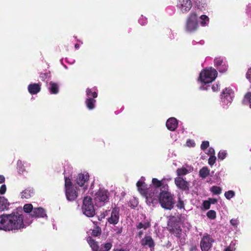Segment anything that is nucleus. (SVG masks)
Returning a JSON list of instances; mask_svg holds the SVG:
<instances>
[{"instance_id":"nucleus-51","label":"nucleus","mask_w":251,"mask_h":251,"mask_svg":"<svg viewBox=\"0 0 251 251\" xmlns=\"http://www.w3.org/2000/svg\"><path fill=\"white\" fill-rule=\"evenodd\" d=\"M212 89L213 90V91L214 92L218 91V90L219 89L218 84H213L212 86Z\"/></svg>"},{"instance_id":"nucleus-26","label":"nucleus","mask_w":251,"mask_h":251,"mask_svg":"<svg viewBox=\"0 0 251 251\" xmlns=\"http://www.w3.org/2000/svg\"><path fill=\"white\" fill-rule=\"evenodd\" d=\"M152 184L154 187L153 188H155L156 189L162 187V188H164L163 186V180H159L158 179L156 178H153L152 179Z\"/></svg>"},{"instance_id":"nucleus-53","label":"nucleus","mask_w":251,"mask_h":251,"mask_svg":"<svg viewBox=\"0 0 251 251\" xmlns=\"http://www.w3.org/2000/svg\"><path fill=\"white\" fill-rule=\"evenodd\" d=\"M208 154L210 155H215L214 149L212 148H210L208 151Z\"/></svg>"},{"instance_id":"nucleus-50","label":"nucleus","mask_w":251,"mask_h":251,"mask_svg":"<svg viewBox=\"0 0 251 251\" xmlns=\"http://www.w3.org/2000/svg\"><path fill=\"white\" fill-rule=\"evenodd\" d=\"M230 223L232 226H237L238 225L239 222L236 219H232L230 220Z\"/></svg>"},{"instance_id":"nucleus-46","label":"nucleus","mask_w":251,"mask_h":251,"mask_svg":"<svg viewBox=\"0 0 251 251\" xmlns=\"http://www.w3.org/2000/svg\"><path fill=\"white\" fill-rule=\"evenodd\" d=\"M6 186L5 184H2L0 187V194L3 195L6 191Z\"/></svg>"},{"instance_id":"nucleus-14","label":"nucleus","mask_w":251,"mask_h":251,"mask_svg":"<svg viewBox=\"0 0 251 251\" xmlns=\"http://www.w3.org/2000/svg\"><path fill=\"white\" fill-rule=\"evenodd\" d=\"M233 95V92L232 89L229 88H226L222 92L221 99L223 100L224 102L228 104L232 101Z\"/></svg>"},{"instance_id":"nucleus-19","label":"nucleus","mask_w":251,"mask_h":251,"mask_svg":"<svg viewBox=\"0 0 251 251\" xmlns=\"http://www.w3.org/2000/svg\"><path fill=\"white\" fill-rule=\"evenodd\" d=\"M167 128L171 131H174L177 126V120L175 118H170L166 123Z\"/></svg>"},{"instance_id":"nucleus-27","label":"nucleus","mask_w":251,"mask_h":251,"mask_svg":"<svg viewBox=\"0 0 251 251\" xmlns=\"http://www.w3.org/2000/svg\"><path fill=\"white\" fill-rule=\"evenodd\" d=\"M188 173V170L184 167H182L181 168H178L176 170V174H177L178 177H180V176H181L186 175Z\"/></svg>"},{"instance_id":"nucleus-5","label":"nucleus","mask_w":251,"mask_h":251,"mask_svg":"<svg viewBox=\"0 0 251 251\" xmlns=\"http://www.w3.org/2000/svg\"><path fill=\"white\" fill-rule=\"evenodd\" d=\"M87 241L93 251H109L112 247V243L110 242L101 244L100 247L98 242L96 241L91 236L87 237Z\"/></svg>"},{"instance_id":"nucleus-60","label":"nucleus","mask_w":251,"mask_h":251,"mask_svg":"<svg viewBox=\"0 0 251 251\" xmlns=\"http://www.w3.org/2000/svg\"><path fill=\"white\" fill-rule=\"evenodd\" d=\"M101 219V217H100V218H98L99 220H101V219Z\"/></svg>"},{"instance_id":"nucleus-22","label":"nucleus","mask_w":251,"mask_h":251,"mask_svg":"<svg viewBox=\"0 0 251 251\" xmlns=\"http://www.w3.org/2000/svg\"><path fill=\"white\" fill-rule=\"evenodd\" d=\"M49 90L52 94H57L59 92V86L57 83L50 81L49 83Z\"/></svg>"},{"instance_id":"nucleus-31","label":"nucleus","mask_w":251,"mask_h":251,"mask_svg":"<svg viewBox=\"0 0 251 251\" xmlns=\"http://www.w3.org/2000/svg\"><path fill=\"white\" fill-rule=\"evenodd\" d=\"M151 224L150 222H146L144 224L140 222L138 225H136V227L138 229H140L141 228H144V229H146L149 227H150Z\"/></svg>"},{"instance_id":"nucleus-10","label":"nucleus","mask_w":251,"mask_h":251,"mask_svg":"<svg viewBox=\"0 0 251 251\" xmlns=\"http://www.w3.org/2000/svg\"><path fill=\"white\" fill-rule=\"evenodd\" d=\"M214 241L211 236L205 234L201 238L200 242V247L201 251H209L212 246V243Z\"/></svg>"},{"instance_id":"nucleus-12","label":"nucleus","mask_w":251,"mask_h":251,"mask_svg":"<svg viewBox=\"0 0 251 251\" xmlns=\"http://www.w3.org/2000/svg\"><path fill=\"white\" fill-rule=\"evenodd\" d=\"M175 183L178 189L183 191H189V183L181 177H176L175 178Z\"/></svg>"},{"instance_id":"nucleus-58","label":"nucleus","mask_w":251,"mask_h":251,"mask_svg":"<svg viewBox=\"0 0 251 251\" xmlns=\"http://www.w3.org/2000/svg\"><path fill=\"white\" fill-rule=\"evenodd\" d=\"M225 251H232L230 248H227L225 249Z\"/></svg>"},{"instance_id":"nucleus-20","label":"nucleus","mask_w":251,"mask_h":251,"mask_svg":"<svg viewBox=\"0 0 251 251\" xmlns=\"http://www.w3.org/2000/svg\"><path fill=\"white\" fill-rule=\"evenodd\" d=\"M136 186L139 193L143 196H144L148 191V188H147V185L143 181H138L136 183Z\"/></svg>"},{"instance_id":"nucleus-42","label":"nucleus","mask_w":251,"mask_h":251,"mask_svg":"<svg viewBox=\"0 0 251 251\" xmlns=\"http://www.w3.org/2000/svg\"><path fill=\"white\" fill-rule=\"evenodd\" d=\"M178 209H184V202L180 198H178L177 203L176 205Z\"/></svg>"},{"instance_id":"nucleus-55","label":"nucleus","mask_w":251,"mask_h":251,"mask_svg":"<svg viewBox=\"0 0 251 251\" xmlns=\"http://www.w3.org/2000/svg\"><path fill=\"white\" fill-rule=\"evenodd\" d=\"M28 90L29 93L31 94V84H30L28 86Z\"/></svg>"},{"instance_id":"nucleus-59","label":"nucleus","mask_w":251,"mask_h":251,"mask_svg":"<svg viewBox=\"0 0 251 251\" xmlns=\"http://www.w3.org/2000/svg\"><path fill=\"white\" fill-rule=\"evenodd\" d=\"M115 251H125L123 249H117Z\"/></svg>"},{"instance_id":"nucleus-4","label":"nucleus","mask_w":251,"mask_h":251,"mask_svg":"<svg viewBox=\"0 0 251 251\" xmlns=\"http://www.w3.org/2000/svg\"><path fill=\"white\" fill-rule=\"evenodd\" d=\"M217 76V72L214 69L204 70L200 74V79L202 83L206 84L212 82Z\"/></svg>"},{"instance_id":"nucleus-57","label":"nucleus","mask_w":251,"mask_h":251,"mask_svg":"<svg viewBox=\"0 0 251 251\" xmlns=\"http://www.w3.org/2000/svg\"><path fill=\"white\" fill-rule=\"evenodd\" d=\"M75 47L76 49H78L79 47V45L78 44H76L75 45Z\"/></svg>"},{"instance_id":"nucleus-18","label":"nucleus","mask_w":251,"mask_h":251,"mask_svg":"<svg viewBox=\"0 0 251 251\" xmlns=\"http://www.w3.org/2000/svg\"><path fill=\"white\" fill-rule=\"evenodd\" d=\"M140 243L142 246H148L150 248H153L155 245L153 240L150 236H145Z\"/></svg>"},{"instance_id":"nucleus-1","label":"nucleus","mask_w":251,"mask_h":251,"mask_svg":"<svg viewBox=\"0 0 251 251\" xmlns=\"http://www.w3.org/2000/svg\"><path fill=\"white\" fill-rule=\"evenodd\" d=\"M23 215L18 213L0 216V230L10 231L24 228Z\"/></svg>"},{"instance_id":"nucleus-28","label":"nucleus","mask_w":251,"mask_h":251,"mask_svg":"<svg viewBox=\"0 0 251 251\" xmlns=\"http://www.w3.org/2000/svg\"><path fill=\"white\" fill-rule=\"evenodd\" d=\"M40 83H32V95L36 94L41 90Z\"/></svg>"},{"instance_id":"nucleus-9","label":"nucleus","mask_w":251,"mask_h":251,"mask_svg":"<svg viewBox=\"0 0 251 251\" xmlns=\"http://www.w3.org/2000/svg\"><path fill=\"white\" fill-rule=\"evenodd\" d=\"M144 197L146 198L147 203L148 205L157 203L159 197L158 191L156 188L150 186L148 188V191Z\"/></svg>"},{"instance_id":"nucleus-41","label":"nucleus","mask_w":251,"mask_h":251,"mask_svg":"<svg viewBox=\"0 0 251 251\" xmlns=\"http://www.w3.org/2000/svg\"><path fill=\"white\" fill-rule=\"evenodd\" d=\"M217 68L220 73H225L227 70V65L226 63H223L221 66Z\"/></svg>"},{"instance_id":"nucleus-37","label":"nucleus","mask_w":251,"mask_h":251,"mask_svg":"<svg viewBox=\"0 0 251 251\" xmlns=\"http://www.w3.org/2000/svg\"><path fill=\"white\" fill-rule=\"evenodd\" d=\"M17 166H18L19 173L20 174H23L24 171H25V170L24 167V165H23L22 162L20 160L18 161Z\"/></svg>"},{"instance_id":"nucleus-17","label":"nucleus","mask_w":251,"mask_h":251,"mask_svg":"<svg viewBox=\"0 0 251 251\" xmlns=\"http://www.w3.org/2000/svg\"><path fill=\"white\" fill-rule=\"evenodd\" d=\"M32 217H47L46 210L42 207L34 208L32 207Z\"/></svg>"},{"instance_id":"nucleus-30","label":"nucleus","mask_w":251,"mask_h":251,"mask_svg":"<svg viewBox=\"0 0 251 251\" xmlns=\"http://www.w3.org/2000/svg\"><path fill=\"white\" fill-rule=\"evenodd\" d=\"M21 198L24 199H29L31 197L30 195V190L29 189H25L21 193Z\"/></svg>"},{"instance_id":"nucleus-48","label":"nucleus","mask_w":251,"mask_h":251,"mask_svg":"<svg viewBox=\"0 0 251 251\" xmlns=\"http://www.w3.org/2000/svg\"><path fill=\"white\" fill-rule=\"evenodd\" d=\"M139 22L142 25H145L147 23L146 19L143 16L139 19Z\"/></svg>"},{"instance_id":"nucleus-8","label":"nucleus","mask_w":251,"mask_h":251,"mask_svg":"<svg viewBox=\"0 0 251 251\" xmlns=\"http://www.w3.org/2000/svg\"><path fill=\"white\" fill-rule=\"evenodd\" d=\"M198 26V15L195 12H191L187 20L186 29L188 31L193 32L197 30Z\"/></svg>"},{"instance_id":"nucleus-33","label":"nucleus","mask_w":251,"mask_h":251,"mask_svg":"<svg viewBox=\"0 0 251 251\" xmlns=\"http://www.w3.org/2000/svg\"><path fill=\"white\" fill-rule=\"evenodd\" d=\"M65 190H67L68 188H73L75 187L73 185L71 180L68 177L65 178Z\"/></svg>"},{"instance_id":"nucleus-45","label":"nucleus","mask_w":251,"mask_h":251,"mask_svg":"<svg viewBox=\"0 0 251 251\" xmlns=\"http://www.w3.org/2000/svg\"><path fill=\"white\" fill-rule=\"evenodd\" d=\"M202 205L204 209H209L210 208V203L208 201H204L203 202Z\"/></svg>"},{"instance_id":"nucleus-54","label":"nucleus","mask_w":251,"mask_h":251,"mask_svg":"<svg viewBox=\"0 0 251 251\" xmlns=\"http://www.w3.org/2000/svg\"><path fill=\"white\" fill-rule=\"evenodd\" d=\"M5 181V177L2 175H0V183L4 182Z\"/></svg>"},{"instance_id":"nucleus-43","label":"nucleus","mask_w":251,"mask_h":251,"mask_svg":"<svg viewBox=\"0 0 251 251\" xmlns=\"http://www.w3.org/2000/svg\"><path fill=\"white\" fill-rule=\"evenodd\" d=\"M24 211L26 213H30L31 212V204H25L23 207Z\"/></svg>"},{"instance_id":"nucleus-52","label":"nucleus","mask_w":251,"mask_h":251,"mask_svg":"<svg viewBox=\"0 0 251 251\" xmlns=\"http://www.w3.org/2000/svg\"><path fill=\"white\" fill-rule=\"evenodd\" d=\"M208 201H209L210 204H215L218 202L217 199L215 198H210Z\"/></svg>"},{"instance_id":"nucleus-23","label":"nucleus","mask_w":251,"mask_h":251,"mask_svg":"<svg viewBox=\"0 0 251 251\" xmlns=\"http://www.w3.org/2000/svg\"><path fill=\"white\" fill-rule=\"evenodd\" d=\"M96 100L92 98H88L85 101L87 107L89 110H92L95 108Z\"/></svg>"},{"instance_id":"nucleus-21","label":"nucleus","mask_w":251,"mask_h":251,"mask_svg":"<svg viewBox=\"0 0 251 251\" xmlns=\"http://www.w3.org/2000/svg\"><path fill=\"white\" fill-rule=\"evenodd\" d=\"M9 203L4 197H0V211H3L8 208Z\"/></svg>"},{"instance_id":"nucleus-61","label":"nucleus","mask_w":251,"mask_h":251,"mask_svg":"<svg viewBox=\"0 0 251 251\" xmlns=\"http://www.w3.org/2000/svg\"><path fill=\"white\" fill-rule=\"evenodd\" d=\"M101 219V217H100V218H98L99 220H101V219Z\"/></svg>"},{"instance_id":"nucleus-49","label":"nucleus","mask_w":251,"mask_h":251,"mask_svg":"<svg viewBox=\"0 0 251 251\" xmlns=\"http://www.w3.org/2000/svg\"><path fill=\"white\" fill-rule=\"evenodd\" d=\"M246 78L251 83V67L248 69L246 73Z\"/></svg>"},{"instance_id":"nucleus-11","label":"nucleus","mask_w":251,"mask_h":251,"mask_svg":"<svg viewBox=\"0 0 251 251\" xmlns=\"http://www.w3.org/2000/svg\"><path fill=\"white\" fill-rule=\"evenodd\" d=\"M89 179V175L88 173L84 172L83 173L78 174L76 179V183L80 187L84 186V189H87V185L86 184Z\"/></svg>"},{"instance_id":"nucleus-35","label":"nucleus","mask_w":251,"mask_h":251,"mask_svg":"<svg viewBox=\"0 0 251 251\" xmlns=\"http://www.w3.org/2000/svg\"><path fill=\"white\" fill-rule=\"evenodd\" d=\"M207 217L211 220H214L216 218V213L213 210H210L207 212Z\"/></svg>"},{"instance_id":"nucleus-38","label":"nucleus","mask_w":251,"mask_h":251,"mask_svg":"<svg viewBox=\"0 0 251 251\" xmlns=\"http://www.w3.org/2000/svg\"><path fill=\"white\" fill-rule=\"evenodd\" d=\"M235 196L233 191L229 190L225 193V196L227 200H230Z\"/></svg>"},{"instance_id":"nucleus-3","label":"nucleus","mask_w":251,"mask_h":251,"mask_svg":"<svg viewBox=\"0 0 251 251\" xmlns=\"http://www.w3.org/2000/svg\"><path fill=\"white\" fill-rule=\"evenodd\" d=\"M81 208L83 213L88 217H93L96 214L92 199L90 196L84 198Z\"/></svg>"},{"instance_id":"nucleus-29","label":"nucleus","mask_w":251,"mask_h":251,"mask_svg":"<svg viewBox=\"0 0 251 251\" xmlns=\"http://www.w3.org/2000/svg\"><path fill=\"white\" fill-rule=\"evenodd\" d=\"M86 93L88 98H91V97H92L93 99H95L98 97L97 93L96 92H92L91 89L87 88Z\"/></svg>"},{"instance_id":"nucleus-2","label":"nucleus","mask_w":251,"mask_h":251,"mask_svg":"<svg viewBox=\"0 0 251 251\" xmlns=\"http://www.w3.org/2000/svg\"><path fill=\"white\" fill-rule=\"evenodd\" d=\"M158 201L164 209L171 210L174 207V201L172 194L167 191H162L159 194Z\"/></svg>"},{"instance_id":"nucleus-13","label":"nucleus","mask_w":251,"mask_h":251,"mask_svg":"<svg viewBox=\"0 0 251 251\" xmlns=\"http://www.w3.org/2000/svg\"><path fill=\"white\" fill-rule=\"evenodd\" d=\"M119 207H115L112 210L111 215L107 219V221L110 224L116 225L119 221Z\"/></svg>"},{"instance_id":"nucleus-34","label":"nucleus","mask_w":251,"mask_h":251,"mask_svg":"<svg viewBox=\"0 0 251 251\" xmlns=\"http://www.w3.org/2000/svg\"><path fill=\"white\" fill-rule=\"evenodd\" d=\"M224 63L223 62V58L219 57H216L214 59V65L215 67H219L221 66Z\"/></svg>"},{"instance_id":"nucleus-16","label":"nucleus","mask_w":251,"mask_h":251,"mask_svg":"<svg viewBox=\"0 0 251 251\" xmlns=\"http://www.w3.org/2000/svg\"><path fill=\"white\" fill-rule=\"evenodd\" d=\"M65 195L67 200L69 201L75 200L78 196L76 188H68L67 190H65Z\"/></svg>"},{"instance_id":"nucleus-24","label":"nucleus","mask_w":251,"mask_h":251,"mask_svg":"<svg viewBox=\"0 0 251 251\" xmlns=\"http://www.w3.org/2000/svg\"><path fill=\"white\" fill-rule=\"evenodd\" d=\"M94 224L95 225L94 228L92 230L91 234L93 236L98 237L101 235V228L97 225V222H94Z\"/></svg>"},{"instance_id":"nucleus-36","label":"nucleus","mask_w":251,"mask_h":251,"mask_svg":"<svg viewBox=\"0 0 251 251\" xmlns=\"http://www.w3.org/2000/svg\"><path fill=\"white\" fill-rule=\"evenodd\" d=\"M201 19V24L202 26H205L206 25V22L209 21V18L205 15H202L200 16Z\"/></svg>"},{"instance_id":"nucleus-25","label":"nucleus","mask_w":251,"mask_h":251,"mask_svg":"<svg viewBox=\"0 0 251 251\" xmlns=\"http://www.w3.org/2000/svg\"><path fill=\"white\" fill-rule=\"evenodd\" d=\"M210 170L207 167H203L199 171V176L202 178H206L209 175Z\"/></svg>"},{"instance_id":"nucleus-39","label":"nucleus","mask_w":251,"mask_h":251,"mask_svg":"<svg viewBox=\"0 0 251 251\" xmlns=\"http://www.w3.org/2000/svg\"><path fill=\"white\" fill-rule=\"evenodd\" d=\"M227 155V153L225 151H220L218 154V159L221 160L224 159Z\"/></svg>"},{"instance_id":"nucleus-7","label":"nucleus","mask_w":251,"mask_h":251,"mask_svg":"<svg viewBox=\"0 0 251 251\" xmlns=\"http://www.w3.org/2000/svg\"><path fill=\"white\" fill-rule=\"evenodd\" d=\"M167 229L170 233L173 234L177 238L181 237L182 229L179 221L176 218L170 219L168 224Z\"/></svg>"},{"instance_id":"nucleus-40","label":"nucleus","mask_w":251,"mask_h":251,"mask_svg":"<svg viewBox=\"0 0 251 251\" xmlns=\"http://www.w3.org/2000/svg\"><path fill=\"white\" fill-rule=\"evenodd\" d=\"M216 161V157L215 156V155H210L208 159V164L210 166H212L215 163Z\"/></svg>"},{"instance_id":"nucleus-15","label":"nucleus","mask_w":251,"mask_h":251,"mask_svg":"<svg viewBox=\"0 0 251 251\" xmlns=\"http://www.w3.org/2000/svg\"><path fill=\"white\" fill-rule=\"evenodd\" d=\"M178 6L183 13L188 12L192 6L190 0H178Z\"/></svg>"},{"instance_id":"nucleus-44","label":"nucleus","mask_w":251,"mask_h":251,"mask_svg":"<svg viewBox=\"0 0 251 251\" xmlns=\"http://www.w3.org/2000/svg\"><path fill=\"white\" fill-rule=\"evenodd\" d=\"M209 146V142L208 141H203L201 145V148L202 150H205Z\"/></svg>"},{"instance_id":"nucleus-56","label":"nucleus","mask_w":251,"mask_h":251,"mask_svg":"<svg viewBox=\"0 0 251 251\" xmlns=\"http://www.w3.org/2000/svg\"><path fill=\"white\" fill-rule=\"evenodd\" d=\"M143 234V231L142 230H140L138 233V235L139 237H141L142 235Z\"/></svg>"},{"instance_id":"nucleus-32","label":"nucleus","mask_w":251,"mask_h":251,"mask_svg":"<svg viewBox=\"0 0 251 251\" xmlns=\"http://www.w3.org/2000/svg\"><path fill=\"white\" fill-rule=\"evenodd\" d=\"M211 192L215 195H219L222 192V188L217 186H213L210 189Z\"/></svg>"},{"instance_id":"nucleus-47","label":"nucleus","mask_w":251,"mask_h":251,"mask_svg":"<svg viewBox=\"0 0 251 251\" xmlns=\"http://www.w3.org/2000/svg\"><path fill=\"white\" fill-rule=\"evenodd\" d=\"M245 98L249 101L250 106L251 108V92L247 93L245 96Z\"/></svg>"},{"instance_id":"nucleus-6","label":"nucleus","mask_w":251,"mask_h":251,"mask_svg":"<svg viewBox=\"0 0 251 251\" xmlns=\"http://www.w3.org/2000/svg\"><path fill=\"white\" fill-rule=\"evenodd\" d=\"M96 204L100 206L109 201V192L107 190L100 188L94 196Z\"/></svg>"}]
</instances>
